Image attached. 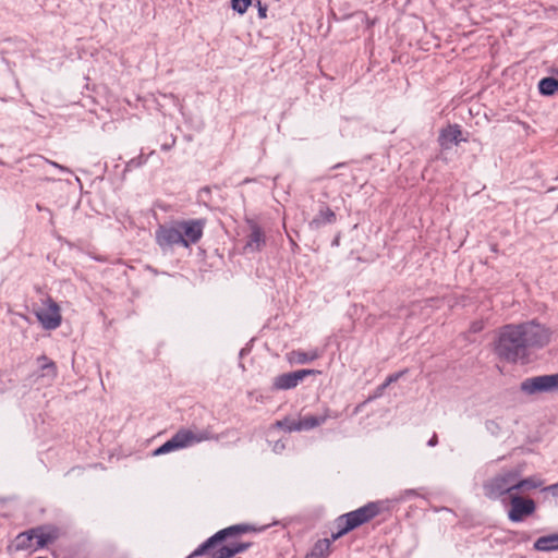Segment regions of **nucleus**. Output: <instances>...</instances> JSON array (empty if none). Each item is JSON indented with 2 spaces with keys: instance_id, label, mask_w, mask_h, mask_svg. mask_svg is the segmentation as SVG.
I'll list each match as a JSON object with an SVG mask.
<instances>
[{
  "instance_id": "25",
  "label": "nucleus",
  "mask_w": 558,
  "mask_h": 558,
  "mask_svg": "<svg viewBox=\"0 0 558 558\" xmlns=\"http://www.w3.org/2000/svg\"><path fill=\"white\" fill-rule=\"evenodd\" d=\"M230 553L231 550L214 548L206 553L204 558H227Z\"/></svg>"
},
{
  "instance_id": "14",
  "label": "nucleus",
  "mask_w": 558,
  "mask_h": 558,
  "mask_svg": "<svg viewBox=\"0 0 558 558\" xmlns=\"http://www.w3.org/2000/svg\"><path fill=\"white\" fill-rule=\"evenodd\" d=\"M31 533H34V537L36 539V546L34 547L35 550L53 543L60 535L59 529L51 525L33 527L31 529Z\"/></svg>"
},
{
  "instance_id": "32",
  "label": "nucleus",
  "mask_w": 558,
  "mask_h": 558,
  "mask_svg": "<svg viewBox=\"0 0 558 558\" xmlns=\"http://www.w3.org/2000/svg\"><path fill=\"white\" fill-rule=\"evenodd\" d=\"M437 444H438V436L436 433H434L432 438L427 441V446L435 447Z\"/></svg>"
},
{
  "instance_id": "13",
  "label": "nucleus",
  "mask_w": 558,
  "mask_h": 558,
  "mask_svg": "<svg viewBox=\"0 0 558 558\" xmlns=\"http://www.w3.org/2000/svg\"><path fill=\"white\" fill-rule=\"evenodd\" d=\"M437 141L441 149L448 150L453 145L466 142V138L462 137V130L459 124H448L439 131Z\"/></svg>"
},
{
  "instance_id": "29",
  "label": "nucleus",
  "mask_w": 558,
  "mask_h": 558,
  "mask_svg": "<svg viewBox=\"0 0 558 558\" xmlns=\"http://www.w3.org/2000/svg\"><path fill=\"white\" fill-rule=\"evenodd\" d=\"M291 422H294V421L293 420H289V418H284V420H281V421H277L275 423V426L288 430V426H290Z\"/></svg>"
},
{
  "instance_id": "36",
  "label": "nucleus",
  "mask_w": 558,
  "mask_h": 558,
  "mask_svg": "<svg viewBox=\"0 0 558 558\" xmlns=\"http://www.w3.org/2000/svg\"><path fill=\"white\" fill-rule=\"evenodd\" d=\"M266 9H259V15L265 16L266 15Z\"/></svg>"
},
{
  "instance_id": "12",
  "label": "nucleus",
  "mask_w": 558,
  "mask_h": 558,
  "mask_svg": "<svg viewBox=\"0 0 558 558\" xmlns=\"http://www.w3.org/2000/svg\"><path fill=\"white\" fill-rule=\"evenodd\" d=\"M329 417H338L337 414L331 415L329 409H325L322 415H305L300 417L296 422H291L290 426H288V432H300V430H310L317 426H320L326 423Z\"/></svg>"
},
{
  "instance_id": "26",
  "label": "nucleus",
  "mask_w": 558,
  "mask_h": 558,
  "mask_svg": "<svg viewBox=\"0 0 558 558\" xmlns=\"http://www.w3.org/2000/svg\"><path fill=\"white\" fill-rule=\"evenodd\" d=\"M405 373V371H402V372H399V373H395V374H391L389 375L386 380L384 381V384L389 387L391 384L396 383L403 374Z\"/></svg>"
},
{
  "instance_id": "40",
  "label": "nucleus",
  "mask_w": 558,
  "mask_h": 558,
  "mask_svg": "<svg viewBox=\"0 0 558 558\" xmlns=\"http://www.w3.org/2000/svg\"><path fill=\"white\" fill-rule=\"evenodd\" d=\"M278 448H280V445H278V444H277V445L275 446V450H277Z\"/></svg>"
},
{
  "instance_id": "28",
  "label": "nucleus",
  "mask_w": 558,
  "mask_h": 558,
  "mask_svg": "<svg viewBox=\"0 0 558 558\" xmlns=\"http://www.w3.org/2000/svg\"><path fill=\"white\" fill-rule=\"evenodd\" d=\"M144 162H145V159H144L142 156H140V157H137V158H133V159H131V160L129 161V163H128V167L136 168V167L142 166Z\"/></svg>"
},
{
  "instance_id": "34",
  "label": "nucleus",
  "mask_w": 558,
  "mask_h": 558,
  "mask_svg": "<svg viewBox=\"0 0 558 558\" xmlns=\"http://www.w3.org/2000/svg\"><path fill=\"white\" fill-rule=\"evenodd\" d=\"M366 402H367V400H366L365 402H363V403L359 404V405L355 408L354 413H357Z\"/></svg>"
},
{
  "instance_id": "1",
  "label": "nucleus",
  "mask_w": 558,
  "mask_h": 558,
  "mask_svg": "<svg viewBox=\"0 0 558 558\" xmlns=\"http://www.w3.org/2000/svg\"><path fill=\"white\" fill-rule=\"evenodd\" d=\"M550 338V329L535 319L509 324L499 331L496 353L509 363H517L527 359L529 349L544 348L549 343Z\"/></svg>"
},
{
  "instance_id": "19",
  "label": "nucleus",
  "mask_w": 558,
  "mask_h": 558,
  "mask_svg": "<svg viewBox=\"0 0 558 558\" xmlns=\"http://www.w3.org/2000/svg\"><path fill=\"white\" fill-rule=\"evenodd\" d=\"M333 541L332 537L318 539L306 558H327L330 554L331 543Z\"/></svg>"
},
{
  "instance_id": "3",
  "label": "nucleus",
  "mask_w": 558,
  "mask_h": 558,
  "mask_svg": "<svg viewBox=\"0 0 558 558\" xmlns=\"http://www.w3.org/2000/svg\"><path fill=\"white\" fill-rule=\"evenodd\" d=\"M218 439V436L209 427L203 429L181 428L169 440L158 447L154 451V456L166 454L202 441Z\"/></svg>"
},
{
  "instance_id": "20",
  "label": "nucleus",
  "mask_w": 558,
  "mask_h": 558,
  "mask_svg": "<svg viewBox=\"0 0 558 558\" xmlns=\"http://www.w3.org/2000/svg\"><path fill=\"white\" fill-rule=\"evenodd\" d=\"M37 363L39 364V367L41 369V376H48L50 378H56L58 371L56 363L50 360L46 355H40L37 357Z\"/></svg>"
},
{
  "instance_id": "18",
  "label": "nucleus",
  "mask_w": 558,
  "mask_h": 558,
  "mask_svg": "<svg viewBox=\"0 0 558 558\" xmlns=\"http://www.w3.org/2000/svg\"><path fill=\"white\" fill-rule=\"evenodd\" d=\"M533 547L537 551L558 550V533L538 537Z\"/></svg>"
},
{
  "instance_id": "4",
  "label": "nucleus",
  "mask_w": 558,
  "mask_h": 558,
  "mask_svg": "<svg viewBox=\"0 0 558 558\" xmlns=\"http://www.w3.org/2000/svg\"><path fill=\"white\" fill-rule=\"evenodd\" d=\"M379 512V504L371 501L356 510L339 515L335 521L338 531L332 533V539H338L350 531L372 521Z\"/></svg>"
},
{
  "instance_id": "6",
  "label": "nucleus",
  "mask_w": 558,
  "mask_h": 558,
  "mask_svg": "<svg viewBox=\"0 0 558 558\" xmlns=\"http://www.w3.org/2000/svg\"><path fill=\"white\" fill-rule=\"evenodd\" d=\"M43 307L35 312V316L46 330L57 329L62 322L61 310L58 303L49 295L41 300Z\"/></svg>"
},
{
  "instance_id": "16",
  "label": "nucleus",
  "mask_w": 558,
  "mask_h": 558,
  "mask_svg": "<svg viewBox=\"0 0 558 558\" xmlns=\"http://www.w3.org/2000/svg\"><path fill=\"white\" fill-rule=\"evenodd\" d=\"M34 533L31 530L22 532L16 535L12 544L8 547L9 551H21L32 549L34 546Z\"/></svg>"
},
{
  "instance_id": "7",
  "label": "nucleus",
  "mask_w": 558,
  "mask_h": 558,
  "mask_svg": "<svg viewBox=\"0 0 558 558\" xmlns=\"http://www.w3.org/2000/svg\"><path fill=\"white\" fill-rule=\"evenodd\" d=\"M520 389L526 395L558 390V373L526 378L521 383Z\"/></svg>"
},
{
  "instance_id": "33",
  "label": "nucleus",
  "mask_w": 558,
  "mask_h": 558,
  "mask_svg": "<svg viewBox=\"0 0 558 558\" xmlns=\"http://www.w3.org/2000/svg\"><path fill=\"white\" fill-rule=\"evenodd\" d=\"M50 165H52L56 168H59L62 171H69L65 167H63V166H61V165H59V163H57L54 161H50Z\"/></svg>"
},
{
  "instance_id": "35",
  "label": "nucleus",
  "mask_w": 558,
  "mask_h": 558,
  "mask_svg": "<svg viewBox=\"0 0 558 558\" xmlns=\"http://www.w3.org/2000/svg\"><path fill=\"white\" fill-rule=\"evenodd\" d=\"M344 165H345L344 162H340V163L335 165L332 168L337 169V168L343 167Z\"/></svg>"
},
{
  "instance_id": "9",
  "label": "nucleus",
  "mask_w": 558,
  "mask_h": 558,
  "mask_svg": "<svg viewBox=\"0 0 558 558\" xmlns=\"http://www.w3.org/2000/svg\"><path fill=\"white\" fill-rule=\"evenodd\" d=\"M177 222L181 236L185 241L183 247H190L191 244H195L202 239L205 227L204 219L180 220Z\"/></svg>"
},
{
  "instance_id": "39",
  "label": "nucleus",
  "mask_w": 558,
  "mask_h": 558,
  "mask_svg": "<svg viewBox=\"0 0 558 558\" xmlns=\"http://www.w3.org/2000/svg\"><path fill=\"white\" fill-rule=\"evenodd\" d=\"M278 448H280V445H278V444H277V445L275 446V450H277Z\"/></svg>"
},
{
  "instance_id": "17",
  "label": "nucleus",
  "mask_w": 558,
  "mask_h": 558,
  "mask_svg": "<svg viewBox=\"0 0 558 558\" xmlns=\"http://www.w3.org/2000/svg\"><path fill=\"white\" fill-rule=\"evenodd\" d=\"M336 221V214L329 207H324L310 222L312 229H319L324 225L333 223Z\"/></svg>"
},
{
  "instance_id": "11",
  "label": "nucleus",
  "mask_w": 558,
  "mask_h": 558,
  "mask_svg": "<svg viewBox=\"0 0 558 558\" xmlns=\"http://www.w3.org/2000/svg\"><path fill=\"white\" fill-rule=\"evenodd\" d=\"M315 369H298L295 372L284 373L277 376L274 380V388L277 390H288L296 387L308 375L318 374Z\"/></svg>"
},
{
  "instance_id": "23",
  "label": "nucleus",
  "mask_w": 558,
  "mask_h": 558,
  "mask_svg": "<svg viewBox=\"0 0 558 558\" xmlns=\"http://www.w3.org/2000/svg\"><path fill=\"white\" fill-rule=\"evenodd\" d=\"M292 354L294 356L295 362L299 364H305V363L312 362V361L318 359L320 355L317 350H312L308 352L298 350V351H293Z\"/></svg>"
},
{
  "instance_id": "8",
  "label": "nucleus",
  "mask_w": 558,
  "mask_h": 558,
  "mask_svg": "<svg viewBox=\"0 0 558 558\" xmlns=\"http://www.w3.org/2000/svg\"><path fill=\"white\" fill-rule=\"evenodd\" d=\"M536 505L531 498H523L519 495H511L508 518L512 522H521L524 518L535 512Z\"/></svg>"
},
{
  "instance_id": "31",
  "label": "nucleus",
  "mask_w": 558,
  "mask_h": 558,
  "mask_svg": "<svg viewBox=\"0 0 558 558\" xmlns=\"http://www.w3.org/2000/svg\"><path fill=\"white\" fill-rule=\"evenodd\" d=\"M484 325L482 322H474L471 325V331L472 332H478L483 329Z\"/></svg>"
},
{
  "instance_id": "38",
  "label": "nucleus",
  "mask_w": 558,
  "mask_h": 558,
  "mask_svg": "<svg viewBox=\"0 0 558 558\" xmlns=\"http://www.w3.org/2000/svg\"><path fill=\"white\" fill-rule=\"evenodd\" d=\"M162 149H169V145H163Z\"/></svg>"
},
{
  "instance_id": "24",
  "label": "nucleus",
  "mask_w": 558,
  "mask_h": 558,
  "mask_svg": "<svg viewBox=\"0 0 558 558\" xmlns=\"http://www.w3.org/2000/svg\"><path fill=\"white\" fill-rule=\"evenodd\" d=\"M251 2V0H231V5L234 11L240 14H244Z\"/></svg>"
},
{
  "instance_id": "2",
  "label": "nucleus",
  "mask_w": 558,
  "mask_h": 558,
  "mask_svg": "<svg viewBox=\"0 0 558 558\" xmlns=\"http://www.w3.org/2000/svg\"><path fill=\"white\" fill-rule=\"evenodd\" d=\"M256 531V527L247 523L225 527L202 543L187 558L199 557L214 548L231 550L227 558H232L238 554L244 553L252 545L251 542L240 541L239 537L242 534Z\"/></svg>"
},
{
  "instance_id": "30",
  "label": "nucleus",
  "mask_w": 558,
  "mask_h": 558,
  "mask_svg": "<svg viewBox=\"0 0 558 558\" xmlns=\"http://www.w3.org/2000/svg\"><path fill=\"white\" fill-rule=\"evenodd\" d=\"M544 490L550 492L554 497L558 498V483L545 487Z\"/></svg>"
},
{
  "instance_id": "27",
  "label": "nucleus",
  "mask_w": 558,
  "mask_h": 558,
  "mask_svg": "<svg viewBox=\"0 0 558 558\" xmlns=\"http://www.w3.org/2000/svg\"><path fill=\"white\" fill-rule=\"evenodd\" d=\"M388 387L383 383L381 385H379L376 390H375V393L371 397H368L367 401H372L380 396H383L384 391L387 389Z\"/></svg>"
},
{
  "instance_id": "15",
  "label": "nucleus",
  "mask_w": 558,
  "mask_h": 558,
  "mask_svg": "<svg viewBox=\"0 0 558 558\" xmlns=\"http://www.w3.org/2000/svg\"><path fill=\"white\" fill-rule=\"evenodd\" d=\"M265 245V235L258 225L254 223L251 227V233L247 236L244 250L248 252H259Z\"/></svg>"
},
{
  "instance_id": "22",
  "label": "nucleus",
  "mask_w": 558,
  "mask_h": 558,
  "mask_svg": "<svg viewBox=\"0 0 558 558\" xmlns=\"http://www.w3.org/2000/svg\"><path fill=\"white\" fill-rule=\"evenodd\" d=\"M538 89L542 95L551 96L558 90V80L555 77H544L538 83Z\"/></svg>"
},
{
  "instance_id": "5",
  "label": "nucleus",
  "mask_w": 558,
  "mask_h": 558,
  "mask_svg": "<svg viewBox=\"0 0 558 558\" xmlns=\"http://www.w3.org/2000/svg\"><path fill=\"white\" fill-rule=\"evenodd\" d=\"M515 471L501 472L486 481L483 485L484 495L496 500L506 494L515 490Z\"/></svg>"
},
{
  "instance_id": "10",
  "label": "nucleus",
  "mask_w": 558,
  "mask_h": 558,
  "mask_svg": "<svg viewBox=\"0 0 558 558\" xmlns=\"http://www.w3.org/2000/svg\"><path fill=\"white\" fill-rule=\"evenodd\" d=\"M156 242L162 250L170 248L174 245L183 246V244H185L177 221L171 226H160L156 230Z\"/></svg>"
},
{
  "instance_id": "21",
  "label": "nucleus",
  "mask_w": 558,
  "mask_h": 558,
  "mask_svg": "<svg viewBox=\"0 0 558 558\" xmlns=\"http://www.w3.org/2000/svg\"><path fill=\"white\" fill-rule=\"evenodd\" d=\"M514 484H515V490H525V489L538 488L542 486L543 482L535 477H527V478L520 480V473L518 471H515Z\"/></svg>"
},
{
  "instance_id": "37",
  "label": "nucleus",
  "mask_w": 558,
  "mask_h": 558,
  "mask_svg": "<svg viewBox=\"0 0 558 558\" xmlns=\"http://www.w3.org/2000/svg\"><path fill=\"white\" fill-rule=\"evenodd\" d=\"M408 494L410 495H416V493L414 490H409Z\"/></svg>"
}]
</instances>
